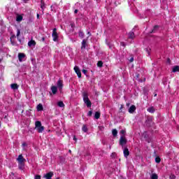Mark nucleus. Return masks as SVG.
<instances>
[{
    "label": "nucleus",
    "mask_w": 179,
    "mask_h": 179,
    "mask_svg": "<svg viewBox=\"0 0 179 179\" xmlns=\"http://www.w3.org/2000/svg\"><path fill=\"white\" fill-rule=\"evenodd\" d=\"M17 162H18L19 169L22 170L23 166H24V162H26V159L23 157L22 155H20L17 158Z\"/></svg>",
    "instance_id": "obj_1"
},
{
    "label": "nucleus",
    "mask_w": 179,
    "mask_h": 179,
    "mask_svg": "<svg viewBox=\"0 0 179 179\" xmlns=\"http://www.w3.org/2000/svg\"><path fill=\"white\" fill-rule=\"evenodd\" d=\"M35 128L39 134L43 133L44 131V126L41 125V122L40 121H36L35 122Z\"/></svg>",
    "instance_id": "obj_2"
},
{
    "label": "nucleus",
    "mask_w": 179,
    "mask_h": 179,
    "mask_svg": "<svg viewBox=\"0 0 179 179\" xmlns=\"http://www.w3.org/2000/svg\"><path fill=\"white\" fill-rule=\"evenodd\" d=\"M83 101L86 104L87 107H92V102L89 100V96H87V94H83Z\"/></svg>",
    "instance_id": "obj_3"
},
{
    "label": "nucleus",
    "mask_w": 179,
    "mask_h": 179,
    "mask_svg": "<svg viewBox=\"0 0 179 179\" xmlns=\"http://www.w3.org/2000/svg\"><path fill=\"white\" fill-rule=\"evenodd\" d=\"M52 37L53 38V41H58V33H57V28L53 29Z\"/></svg>",
    "instance_id": "obj_4"
},
{
    "label": "nucleus",
    "mask_w": 179,
    "mask_h": 179,
    "mask_svg": "<svg viewBox=\"0 0 179 179\" xmlns=\"http://www.w3.org/2000/svg\"><path fill=\"white\" fill-rule=\"evenodd\" d=\"M120 145L122 146V148H124V145H127V138H125L124 136H120Z\"/></svg>",
    "instance_id": "obj_5"
},
{
    "label": "nucleus",
    "mask_w": 179,
    "mask_h": 179,
    "mask_svg": "<svg viewBox=\"0 0 179 179\" xmlns=\"http://www.w3.org/2000/svg\"><path fill=\"white\" fill-rule=\"evenodd\" d=\"M26 58V55L24 53H18V59L20 62H23L24 61V59Z\"/></svg>",
    "instance_id": "obj_6"
},
{
    "label": "nucleus",
    "mask_w": 179,
    "mask_h": 179,
    "mask_svg": "<svg viewBox=\"0 0 179 179\" xmlns=\"http://www.w3.org/2000/svg\"><path fill=\"white\" fill-rule=\"evenodd\" d=\"M74 71L76 72V73L77 74L78 78H82V73L80 72V69H79V67L78 66H75L74 67Z\"/></svg>",
    "instance_id": "obj_7"
},
{
    "label": "nucleus",
    "mask_w": 179,
    "mask_h": 179,
    "mask_svg": "<svg viewBox=\"0 0 179 179\" xmlns=\"http://www.w3.org/2000/svg\"><path fill=\"white\" fill-rule=\"evenodd\" d=\"M54 176V173L53 172H49L46 174L44 175V178L45 179H52V176Z\"/></svg>",
    "instance_id": "obj_8"
},
{
    "label": "nucleus",
    "mask_w": 179,
    "mask_h": 179,
    "mask_svg": "<svg viewBox=\"0 0 179 179\" xmlns=\"http://www.w3.org/2000/svg\"><path fill=\"white\" fill-rule=\"evenodd\" d=\"M123 154H124V157H128L129 156V150L127 148H125L124 150H123Z\"/></svg>",
    "instance_id": "obj_9"
},
{
    "label": "nucleus",
    "mask_w": 179,
    "mask_h": 179,
    "mask_svg": "<svg viewBox=\"0 0 179 179\" xmlns=\"http://www.w3.org/2000/svg\"><path fill=\"white\" fill-rule=\"evenodd\" d=\"M136 110V106L135 105H132L129 108V113L130 114H133L134 112Z\"/></svg>",
    "instance_id": "obj_10"
},
{
    "label": "nucleus",
    "mask_w": 179,
    "mask_h": 179,
    "mask_svg": "<svg viewBox=\"0 0 179 179\" xmlns=\"http://www.w3.org/2000/svg\"><path fill=\"white\" fill-rule=\"evenodd\" d=\"M10 87L13 90H17L19 89V85L13 83L10 85Z\"/></svg>",
    "instance_id": "obj_11"
},
{
    "label": "nucleus",
    "mask_w": 179,
    "mask_h": 179,
    "mask_svg": "<svg viewBox=\"0 0 179 179\" xmlns=\"http://www.w3.org/2000/svg\"><path fill=\"white\" fill-rule=\"evenodd\" d=\"M29 47H34L36 45V41L31 40L28 42Z\"/></svg>",
    "instance_id": "obj_12"
},
{
    "label": "nucleus",
    "mask_w": 179,
    "mask_h": 179,
    "mask_svg": "<svg viewBox=\"0 0 179 179\" xmlns=\"http://www.w3.org/2000/svg\"><path fill=\"white\" fill-rule=\"evenodd\" d=\"M81 44H82L81 50H85L87 45L86 40L83 39Z\"/></svg>",
    "instance_id": "obj_13"
},
{
    "label": "nucleus",
    "mask_w": 179,
    "mask_h": 179,
    "mask_svg": "<svg viewBox=\"0 0 179 179\" xmlns=\"http://www.w3.org/2000/svg\"><path fill=\"white\" fill-rule=\"evenodd\" d=\"M51 90H52V92L53 93V94H55L57 93V92H58V88H57L56 86H52Z\"/></svg>",
    "instance_id": "obj_14"
},
{
    "label": "nucleus",
    "mask_w": 179,
    "mask_h": 179,
    "mask_svg": "<svg viewBox=\"0 0 179 179\" xmlns=\"http://www.w3.org/2000/svg\"><path fill=\"white\" fill-rule=\"evenodd\" d=\"M23 20V16L17 15L16 17V22H22Z\"/></svg>",
    "instance_id": "obj_15"
},
{
    "label": "nucleus",
    "mask_w": 179,
    "mask_h": 179,
    "mask_svg": "<svg viewBox=\"0 0 179 179\" xmlns=\"http://www.w3.org/2000/svg\"><path fill=\"white\" fill-rule=\"evenodd\" d=\"M41 8L43 10L45 9V3H44V0H41Z\"/></svg>",
    "instance_id": "obj_16"
},
{
    "label": "nucleus",
    "mask_w": 179,
    "mask_h": 179,
    "mask_svg": "<svg viewBox=\"0 0 179 179\" xmlns=\"http://www.w3.org/2000/svg\"><path fill=\"white\" fill-rule=\"evenodd\" d=\"M147 111H148V113H151L152 114H153V113H155V108L153 106L150 107L147 109Z\"/></svg>",
    "instance_id": "obj_17"
},
{
    "label": "nucleus",
    "mask_w": 179,
    "mask_h": 179,
    "mask_svg": "<svg viewBox=\"0 0 179 179\" xmlns=\"http://www.w3.org/2000/svg\"><path fill=\"white\" fill-rule=\"evenodd\" d=\"M62 86H63V85H62V80H59L57 81V87H59V89H62Z\"/></svg>",
    "instance_id": "obj_18"
},
{
    "label": "nucleus",
    "mask_w": 179,
    "mask_h": 179,
    "mask_svg": "<svg viewBox=\"0 0 179 179\" xmlns=\"http://www.w3.org/2000/svg\"><path fill=\"white\" fill-rule=\"evenodd\" d=\"M36 108H37V110H38V111H43V104L39 103V104L37 106Z\"/></svg>",
    "instance_id": "obj_19"
},
{
    "label": "nucleus",
    "mask_w": 179,
    "mask_h": 179,
    "mask_svg": "<svg viewBox=\"0 0 179 179\" xmlns=\"http://www.w3.org/2000/svg\"><path fill=\"white\" fill-rule=\"evenodd\" d=\"M151 179H159V176L156 173H152L150 176Z\"/></svg>",
    "instance_id": "obj_20"
},
{
    "label": "nucleus",
    "mask_w": 179,
    "mask_h": 179,
    "mask_svg": "<svg viewBox=\"0 0 179 179\" xmlns=\"http://www.w3.org/2000/svg\"><path fill=\"white\" fill-rule=\"evenodd\" d=\"M172 72H174V73L179 72V66H175L173 68Z\"/></svg>",
    "instance_id": "obj_21"
},
{
    "label": "nucleus",
    "mask_w": 179,
    "mask_h": 179,
    "mask_svg": "<svg viewBox=\"0 0 179 179\" xmlns=\"http://www.w3.org/2000/svg\"><path fill=\"white\" fill-rule=\"evenodd\" d=\"M129 38H135V34L133 31L129 32Z\"/></svg>",
    "instance_id": "obj_22"
},
{
    "label": "nucleus",
    "mask_w": 179,
    "mask_h": 179,
    "mask_svg": "<svg viewBox=\"0 0 179 179\" xmlns=\"http://www.w3.org/2000/svg\"><path fill=\"white\" fill-rule=\"evenodd\" d=\"M58 107H65V104H64V102L62 101H60L57 103Z\"/></svg>",
    "instance_id": "obj_23"
},
{
    "label": "nucleus",
    "mask_w": 179,
    "mask_h": 179,
    "mask_svg": "<svg viewBox=\"0 0 179 179\" xmlns=\"http://www.w3.org/2000/svg\"><path fill=\"white\" fill-rule=\"evenodd\" d=\"M112 134H113V136H116L117 135V134H118V131H117V129H113L112 130Z\"/></svg>",
    "instance_id": "obj_24"
},
{
    "label": "nucleus",
    "mask_w": 179,
    "mask_h": 179,
    "mask_svg": "<svg viewBox=\"0 0 179 179\" xmlns=\"http://www.w3.org/2000/svg\"><path fill=\"white\" fill-rule=\"evenodd\" d=\"M94 118H96V120H99V118H100V113L96 112L94 115Z\"/></svg>",
    "instance_id": "obj_25"
},
{
    "label": "nucleus",
    "mask_w": 179,
    "mask_h": 179,
    "mask_svg": "<svg viewBox=\"0 0 179 179\" xmlns=\"http://www.w3.org/2000/svg\"><path fill=\"white\" fill-rule=\"evenodd\" d=\"M78 36L79 37H80L81 38H83V37H85V34H83V32L82 31H80L78 32Z\"/></svg>",
    "instance_id": "obj_26"
},
{
    "label": "nucleus",
    "mask_w": 179,
    "mask_h": 179,
    "mask_svg": "<svg viewBox=\"0 0 179 179\" xmlns=\"http://www.w3.org/2000/svg\"><path fill=\"white\" fill-rule=\"evenodd\" d=\"M97 66H99V68H101V66H103V62L99 61L97 63Z\"/></svg>",
    "instance_id": "obj_27"
},
{
    "label": "nucleus",
    "mask_w": 179,
    "mask_h": 179,
    "mask_svg": "<svg viewBox=\"0 0 179 179\" xmlns=\"http://www.w3.org/2000/svg\"><path fill=\"white\" fill-rule=\"evenodd\" d=\"M82 129L83 132H87V127L86 125H83Z\"/></svg>",
    "instance_id": "obj_28"
},
{
    "label": "nucleus",
    "mask_w": 179,
    "mask_h": 179,
    "mask_svg": "<svg viewBox=\"0 0 179 179\" xmlns=\"http://www.w3.org/2000/svg\"><path fill=\"white\" fill-rule=\"evenodd\" d=\"M22 149H23V150H26V146H27V143H22Z\"/></svg>",
    "instance_id": "obj_29"
},
{
    "label": "nucleus",
    "mask_w": 179,
    "mask_h": 179,
    "mask_svg": "<svg viewBox=\"0 0 179 179\" xmlns=\"http://www.w3.org/2000/svg\"><path fill=\"white\" fill-rule=\"evenodd\" d=\"M155 162L159 164L160 162H162V159L159 157H157L155 158Z\"/></svg>",
    "instance_id": "obj_30"
},
{
    "label": "nucleus",
    "mask_w": 179,
    "mask_h": 179,
    "mask_svg": "<svg viewBox=\"0 0 179 179\" xmlns=\"http://www.w3.org/2000/svg\"><path fill=\"white\" fill-rule=\"evenodd\" d=\"M92 114H93V112L92 110H90L87 113L88 117H92Z\"/></svg>",
    "instance_id": "obj_31"
},
{
    "label": "nucleus",
    "mask_w": 179,
    "mask_h": 179,
    "mask_svg": "<svg viewBox=\"0 0 179 179\" xmlns=\"http://www.w3.org/2000/svg\"><path fill=\"white\" fill-rule=\"evenodd\" d=\"M20 36V29H17V37H19Z\"/></svg>",
    "instance_id": "obj_32"
},
{
    "label": "nucleus",
    "mask_w": 179,
    "mask_h": 179,
    "mask_svg": "<svg viewBox=\"0 0 179 179\" xmlns=\"http://www.w3.org/2000/svg\"><path fill=\"white\" fill-rule=\"evenodd\" d=\"M34 179H41V176L40 175H36L35 176Z\"/></svg>",
    "instance_id": "obj_33"
},
{
    "label": "nucleus",
    "mask_w": 179,
    "mask_h": 179,
    "mask_svg": "<svg viewBox=\"0 0 179 179\" xmlns=\"http://www.w3.org/2000/svg\"><path fill=\"white\" fill-rule=\"evenodd\" d=\"M170 179H176V176H174V174H171L169 177Z\"/></svg>",
    "instance_id": "obj_34"
},
{
    "label": "nucleus",
    "mask_w": 179,
    "mask_h": 179,
    "mask_svg": "<svg viewBox=\"0 0 179 179\" xmlns=\"http://www.w3.org/2000/svg\"><path fill=\"white\" fill-rule=\"evenodd\" d=\"M156 29H159V26H155V27H154V29L152 30V33H155Z\"/></svg>",
    "instance_id": "obj_35"
},
{
    "label": "nucleus",
    "mask_w": 179,
    "mask_h": 179,
    "mask_svg": "<svg viewBox=\"0 0 179 179\" xmlns=\"http://www.w3.org/2000/svg\"><path fill=\"white\" fill-rule=\"evenodd\" d=\"M83 73H84V75H86V73H87V70L83 69Z\"/></svg>",
    "instance_id": "obj_36"
},
{
    "label": "nucleus",
    "mask_w": 179,
    "mask_h": 179,
    "mask_svg": "<svg viewBox=\"0 0 179 179\" xmlns=\"http://www.w3.org/2000/svg\"><path fill=\"white\" fill-rule=\"evenodd\" d=\"M120 134H122V135H124L125 134V130H121Z\"/></svg>",
    "instance_id": "obj_37"
},
{
    "label": "nucleus",
    "mask_w": 179,
    "mask_h": 179,
    "mask_svg": "<svg viewBox=\"0 0 179 179\" xmlns=\"http://www.w3.org/2000/svg\"><path fill=\"white\" fill-rule=\"evenodd\" d=\"M120 45H122L123 47H125V43H124V42H121Z\"/></svg>",
    "instance_id": "obj_38"
},
{
    "label": "nucleus",
    "mask_w": 179,
    "mask_h": 179,
    "mask_svg": "<svg viewBox=\"0 0 179 179\" xmlns=\"http://www.w3.org/2000/svg\"><path fill=\"white\" fill-rule=\"evenodd\" d=\"M130 62H134V57H131V58L130 59Z\"/></svg>",
    "instance_id": "obj_39"
},
{
    "label": "nucleus",
    "mask_w": 179,
    "mask_h": 179,
    "mask_svg": "<svg viewBox=\"0 0 179 179\" xmlns=\"http://www.w3.org/2000/svg\"><path fill=\"white\" fill-rule=\"evenodd\" d=\"M50 8H51L52 10H54V6H51Z\"/></svg>",
    "instance_id": "obj_40"
},
{
    "label": "nucleus",
    "mask_w": 179,
    "mask_h": 179,
    "mask_svg": "<svg viewBox=\"0 0 179 179\" xmlns=\"http://www.w3.org/2000/svg\"><path fill=\"white\" fill-rule=\"evenodd\" d=\"M39 18H40V15L37 14V19H39Z\"/></svg>",
    "instance_id": "obj_41"
},
{
    "label": "nucleus",
    "mask_w": 179,
    "mask_h": 179,
    "mask_svg": "<svg viewBox=\"0 0 179 179\" xmlns=\"http://www.w3.org/2000/svg\"><path fill=\"white\" fill-rule=\"evenodd\" d=\"M73 141H76V136H73Z\"/></svg>",
    "instance_id": "obj_42"
},
{
    "label": "nucleus",
    "mask_w": 179,
    "mask_h": 179,
    "mask_svg": "<svg viewBox=\"0 0 179 179\" xmlns=\"http://www.w3.org/2000/svg\"><path fill=\"white\" fill-rule=\"evenodd\" d=\"M74 13H78V10H75Z\"/></svg>",
    "instance_id": "obj_43"
},
{
    "label": "nucleus",
    "mask_w": 179,
    "mask_h": 179,
    "mask_svg": "<svg viewBox=\"0 0 179 179\" xmlns=\"http://www.w3.org/2000/svg\"><path fill=\"white\" fill-rule=\"evenodd\" d=\"M42 40H43V41H45V38H42Z\"/></svg>",
    "instance_id": "obj_44"
},
{
    "label": "nucleus",
    "mask_w": 179,
    "mask_h": 179,
    "mask_svg": "<svg viewBox=\"0 0 179 179\" xmlns=\"http://www.w3.org/2000/svg\"><path fill=\"white\" fill-rule=\"evenodd\" d=\"M11 175H12V176H15V174H14L13 173H11Z\"/></svg>",
    "instance_id": "obj_45"
},
{
    "label": "nucleus",
    "mask_w": 179,
    "mask_h": 179,
    "mask_svg": "<svg viewBox=\"0 0 179 179\" xmlns=\"http://www.w3.org/2000/svg\"><path fill=\"white\" fill-rule=\"evenodd\" d=\"M129 103H127V106H129Z\"/></svg>",
    "instance_id": "obj_46"
},
{
    "label": "nucleus",
    "mask_w": 179,
    "mask_h": 179,
    "mask_svg": "<svg viewBox=\"0 0 179 179\" xmlns=\"http://www.w3.org/2000/svg\"><path fill=\"white\" fill-rule=\"evenodd\" d=\"M88 34H90V32H88Z\"/></svg>",
    "instance_id": "obj_47"
},
{
    "label": "nucleus",
    "mask_w": 179,
    "mask_h": 179,
    "mask_svg": "<svg viewBox=\"0 0 179 179\" xmlns=\"http://www.w3.org/2000/svg\"><path fill=\"white\" fill-rule=\"evenodd\" d=\"M155 96H157V94H155Z\"/></svg>",
    "instance_id": "obj_48"
},
{
    "label": "nucleus",
    "mask_w": 179,
    "mask_h": 179,
    "mask_svg": "<svg viewBox=\"0 0 179 179\" xmlns=\"http://www.w3.org/2000/svg\"><path fill=\"white\" fill-rule=\"evenodd\" d=\"M69 152L71 153V150H69Z\"/></svg>",
    "instance_id": "obj_49"
},
{
    "label": "nucleus",
    "mask_w": 179,
    "mask_h": 179,
    "mask_svg": "<svg viewBox=\"0 0 179 179\" xmlns=\"http://www.w3.org/2000/svg\"><path fill=\"white\" fill-rule=\"evenodd\" d=\"M164 1V0H161V1Z\"/></svg>",
    "instance_id": "obj_50"
},
{
    "label": "nucleus",
    "mask_w": 179,
    "mask_h": 179,
    "mask_svg": "<svg viewBox=\"0 0 179 179\" xmlns=\"http://www.w3.org/2000/svg\"><path fill=\"white\" fill-rule=\"evenodd\" d=\"M0 62H1V59H0Z\"/></svg>",
    "instance_id": "obj_51"
},
{
    "label": "nucleus",
    "mask_w": 179,
    "mask_h": 179,
    "mask_svg": "<svg viewBox=\"0 0 179 179\" xmlns=\"http://www.w3.org/2000/svg\"><path fill=\"white\" fill-rule=\"evenodd\" d=\"M0 127H1V124H0Z\"/></svg>",
    "instance_id": "obj_52"
}]
</instances>
